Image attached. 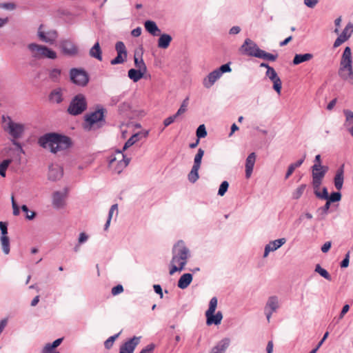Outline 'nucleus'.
Returning a JSON list of instances; mask_svg holds the SVG:
<instances>
[{"mask_svg": "<svg viewBox=\"0 0 353 353\" xmlns=\"http://www.w3.org/2000/svg\"><path fill=\"white\" fill-rule=\"evenodd\" d=\"M38 143L43 148H48L53 154L65 150L72 145V140L69 137L56 132L46 133L40 137Z\"/></svg>", "mask_w": 353, "mask_h": 353, "instance_id": "nucleus-1", "label": "nucleus"}, {"mask_svg": "<svg viewBox=\"0 0 353 353\" xmlns=\"http://www.w3.org/2000/svg\"><path fill=\"white\" fill-rule=\"evenodd\" d=\"M108 110L101 104H97L90 112V131L98 130L107 125Z\"/></svg>", "mask_w": 353, "mask_h": 353, "instance_id": "nucleus-2", "label": "nucleus"}, {"mask_svg": "<svg viewBox=\"0 0 353 353\" xmlns=\"http://www.w3.org/2000/svg\"><path fill=\"white\" fill-rule=\"evenodd\" d=\"M339 75L344 80L353 79L352 51L349 46L345 48L340 62Z\"/></svg>", "mask_w": 353, "mask_h": 353, "instance_id": "nucleus-3", "label": "nucleus"}, {"mask_svg": "<svg viewBox=\"0 0 353 353\" xmlns=\"http://www.w3.org/2000/svg\"><path fill=\"white\" fill-rule=\"evenodd\" d=\"M189 256L190 251L185 246L184 241L182 240L178 241L172 249V263L184 262L183 264L185 265Z\"/></svg>", "mask_w": 353, "mask_h": 353, "instance_id": "nucleus-4", "label": "nucleus"}, {"mask_svg": "<svg viewBox=\"0 0 353 353\" xmlns=\"http://www.w3.org/2000/svg\"><path fill=\"white\" fill-rule=\"evenodd\" d=\"M87 108V102L85 97L81 94H78L74 96L71 100L67 112L72 116H77L81 114Z\"/></svg>", "mask_w": 353, "mask_h": 353, "instance_id": "nucleus-5", "label": "nucleus"}, {"mask_svg": "<svg viewBox=\"0 0 353 353\" xmlns=\"http://www.w3.org/2000/svg\"><path fill=\"white\" fill-rule=\"evenodd\" d=\"M2 120L5 123H7L3 125L5 131L8 132V134L14 139H17L22 137L25 128L21 123L14 122L10 117H2Z\"/></svg>", "mask_w": 353, "mask_h": 353, "instance_id": "nucleus-6", "label": "nucleus"}, {"mask_svg": "<svg viewBox=\"0 0 353 353\" xmlns=\"http://www.w3.org/2000/svg\"><path fill=\"white\" fill-rule=\"evenodd\" d=\"M44 26L41 24L38 28L37 37L40 41L53 44L58 38V32L55 30H43Z\"/></svg>", "mask_w": 353, "mask_h": 353, "instance_id": "nucleus-7", "label": "nucleus"}, {"mask_svg": "<svg viewBox=\"0 0 353 353\" xmlns=\"http://www.w3.org/2000/svg\"><path fill=\"white\" fill-rule=\"evenodd\" d=\"M115 50L117 55L110 61V64L114 65L125 62L128 57V51L124 43L117 41L115 44Z\"/></svg>", "mask_w": 353, "mask_h": 353, "instance_id": "nucleus-8", "label": "nucleus"}, {"mask_svg": "<svg viewBox=\"0 0 353 353\" xmlns=\"http://www.w3.org/2000/svg\"><path fill=\"white\" fill-rule=\"evenodd\" d=\"M70 80L78 85H85L88 82V76L86 72L77 68H72L70 70Z\"/></svg>", "mask_w": 353, "mask_h": 353, "instance_id": "nucleus-9", "label": "nucleus"}, {"mask_svg": "<svg viewBox=\"0 0 353 353\" xmlns=\"http://www.w3.org/2000/svg\"><path fill=\"white\" fill-rule=\"evenodd\" d=\"M260 50L261 48H259L257 44L249 38L245 39L243 43L239 48L241 54L253 57H256L255 53Z\"/></svg>", "mask_w": 353, "mask_h": 353, "instance_id": "nucleus-10", "label": "nucleus"}, {"mask_svg": "<svg viewBox=\"0 0 353 353\" xmlns=\"http://www.w3.org/2000/svg\"><path fill=\"white\" fill-rule=\"evenodd\" d=\"M59 46L62 53L68 57H74L78 54V47L70 39H62Z\"/></svg>", "mask_w": 353, "mask_h": 353, "instance_id": "nucleus-11", "label": "nucleus"}, {"mask_svg": "<svg viewBox=\"0 0 353 353\" xmlns=\"http://www.w3.org/2000/svg\"><path fill=\"white\" fill-rule=\"evenodd\" d=\"M265 76L273 83V90L280 95L282 89V81L275 70L272 67L271 68H268V70H266Z\"/></svg>", "mask_w": 353, "mask_h": 353, "instance_id": "nucleus-12", "label": "nucleus"}, {"mask_svg": "<svg viewBox=\"0 0 353 353\" xmlns=\"http://www.w3.org/2000/svg\"><path fill=\"white\" fill-rule=\"evenodd\" d=\"M141 336H133L123 343L119 348V353H133L140 343Z\"/></svg>", "mask_w": 353, "mask_h": 353, "instance_id": "nucleus-13", "label": "nucleus"}, {"mask_svg": "<svg viewBox=\"0 0 353 353\" xmlns=\"http://www.w3.org/2000/svg\"><path fill=\"white\" fill-rule=\"evenodd\" d=\"M279 307V300L276 296H271L265 306V313L268 322H270L272 314Z\"/></svg>", "mask_w": 353, "mask_h": 353, "instance_id": "nucleus-14", "label": "nucleus"}, {"mask_svg": "<svg viewBox=\"0 0 353 353\" xmlns=\"http://www.w3.org/2000/svg\"><path fill=\"white\" fill-rule=\"evenodd\" d=\"M63 170L61 166L58 164H52L49 166L48 179L52 181H56L62 178Z\"/></svg>", "mask_w": 353, "mask_h": 353, "instance_id": "nucleus-15", "label": "nucleus"}, {"mask_svg": "<svg viewBox=\"0 0 353 353\" xmlns=\"http://www.w3.org/2000/svg\"><path fill=\"white\" fill-rule=\"evenodd\" d=\"M66 192L56 191L52 194V205L56 209L63 208L65 205Z\"/></svg>", "mask_w": 353, "mask_h": 353, "instance_id": "nucleus-16", "label": "nucleus"}, {"mask_svg": "<svg viewBox=\"0 0 353 353\" xmlns=\"http://www.w3.org/2000/svg\"><path fill=\"white\" fill-rule=\"evenodd\" d=\"M108 166L114 173L120 174L126 167V164L123 163L122 161H117V158L112 155L108 159Z\"/></svg>", "mask_w": 353, "mask_h": 353, "instance_id": "nucleus-17", "label": "nucleus"}, {"mask_svg": "<svg viewBox=\"0 0 353 353\" xmlns=\"http://www.w3.org/2000/svg\"><path fill=\"white\" fill-rule=\"evenodd\" d=\"M286 242L285 238H281L274 241H270L265 247L263 257H266L272 251H274L281 247Z\"/></svg>", "mask_w": 353, "mask_h": 353, "instance_id": "nucleus-18", "label": "nucleus"}, {"mask_svg": "<svg viewBox=\"0 0 353 353\" xmlns=\"http://www.w3.org/2000/svg\"><path fill=\"white\" fill-rule=\"evenodd\" d=\"M149 132L148 130L143 132H139L132 134L125 143L123 147V151H125L128 148L133 145L136 142L139 141L141 138H146L148 136Z\"/></svg>", "mask_w": 353, "mask_h": 353, "instance_id": "nucleus-19", "label": "nucleus"}, {"mask_svg": "<svg viewBox=\"0 0 353 353\" xmlns=\"http://www.w3.org/2000/svg\"><path fill=\"white\" fill-rule=\"evenodd\" d=\"M344 164L341 165L336 170L335 176L334 177V186L337 190H341L343 188L344 181Z\"/></svg>", "mask_w": 353, "mask_h": 353, "instance_id": "nucleus-20", "label": "nucleus"}, {"mask_svg": "<svg viewBox=\"0 0 353 353\" xmlns=\"http://www.w3.org/2000/svg\"><path fill=\"white\" fill-rule=\"evenodd\" d=\"M230 344V339L227 337L223 338L212 347L210 353H225Z\"/></svg>", "mask_w": 353, "mask_h": 353, "instance_id": "nucleus-21", "label": "nucleus"}, {"mask_svg": "<svg viewBox=\"0 0 353 353\" xmlns=\"http://www.w3.org/2000/svg\"><path fill=\"white\" fill-rule=\"evenodd\" d=\"M131 101H125L118 106V114L122 117H130L132 110Z\"/></svg>", "mask_w": 353, "mask_h": 353, "instance_id": "nucleus-22", "label": "nucleus"}, {"mask_svg": "<svg viewBox=\"0 0 353 353\" xmlns=\"http://www.w3.org/2000/svg\"><path fill=\"white\" fill-rule=\"evenodd\" d=\"M221 77V76L218 72L216 69L213 70L212 72H210L206 77L204 78L203 81V86L206 88H211L215 81Z\"/></svg>", "mask_w": 353, "mask_h": 353, "instance_id": "nucleus-23", "label": "nucleus"}, {"mask_svg": "<svg viewBox=\"0 0 353 353\" xmlns=\"http://www.w3.org/2000/svg\"><path fill=\"white\" fill-rule=\"evenodd\" d=\"M206 316V324L208 325H219L221 324V321L223 319V314L221 311H218L216 314H207L205 313Z\"/></svg>", "mask_w": 353, "mask_h": 353, "instance_id": "nucleus-24", "label": "nucleus"}, {"mask_svg": "<svg viewBox=\"0 0 353 353\" xmlns=\"http://www.w3.org/2000/svg\"><path fill=\"white\" fill-rule=\"evenodd\" d=\"M256 161V154L255 152H251L247 157L245 161V177L247 179L250 178L252 172L253 171V168L254 166Z\"/></svg>", "mask_w": 353, "mask_h": 353, "instance_id": "nucleus-25", "label": "nucleus"}, {"mask_svg": "<svg viewBox=\"0 0 353 353\" xmlns=\"http://www.w3.org/2000/svg\"><path fill=\"white\" fill-rule=\"evenodd\" d=\"M28 48L30 51L32 56L37 59L43 58V50L45 46L39 45L35 43H32L28 45Z\"/></svg>", "mask_w": 353, "mask_h": 353, "instance_id": "nucleus-26", "label": "nucleus"}, {"mask_svg": "<svg viewBox=\"0 0 353 353\" xmlns=\"http://www.w3.org/2000/svg\"><path fill=\"white\" fill-rule=\"evenodd\" d=\"M193 279V276L190 273H185L179 278L177 286L181 290L187 288L191 283Z\"/></svg>", "mask_w": 353, "mask_h": 353, "instance_id": "nucleus-27", "label": "nucleus"}, {"mask_svg": "<svg viewBox=\"0 0 353 353\" xmlns=\"http://www.w3.org/2000/svg\"><path fill=\"white\" fill-rule=\"evenodd\" d=\"M145 29L152 36H159L161 33V30L157 26V23L152 20H147L144 23Z\"/></svg>", "mask_w": 353, "mask_h": 353, "instance_id": "nucleus-28", "label": "nucleus"}, {"mask_svg": "<svg viewBox=\"0 0 353 353\" xmlns=\"http://www.w3.org/2000/svg\"><path fill=\"white\" fill-rule=\"evenodd\" d=\"M255 54L256 55V58L261 59L265 61H272V62L275 61L278 57L277 53H276V54L269 53V52H268L263 50H261V49L260 50L256 51V52Z\"/></svg>", "mask_w": 353, "mask_h": 353, "instance_id": "nucleus-29", "label": "nucleus"}, {"mask_svg": "<svg viewBox=\"0 0 353 353\" xmlns=\"http://www.w3.org/2000/svg\"><path fill=\"white\" fill-rule=\"evenodd\" d=\"M313 58L311 53L296 54L292 60V64L294 65H299L303 62L308 61Z\"/></svg>", "mask_w": 353, "mask_h": 353, "instance_id": "nucleus-30", "label": "nucleus"}, {"mask_svg": "<svg viewBox=\"0 0 353 353\" xmlns=\"http://www.w3.org/2000/svg\"><path fill=\"white\" fill-rule=\"evenodd\" d=\"M90 56L100 61L103 60L102 50L99 41H97L90 49Z\"/></svg>", "mask_w": 353, "mask_h": 353, "instance_id": "nucleus-31", "label": "nucleus"}, {"mask_svg": "<svg viewBox=\"0 0 353 353\" xmlns=\"http://www.w3.org/2000/svg\"><path fill=\"white\" fill-rule=\"evenodd\" d=\"M172 40V37L168 34H162L158 39V47L162 49H166L169 47Z\"/></svg>", "mask_w": 353, "mask_h": 353, "instance_id": "nucleus-32", "label": "nucleus"}, {"mask_svg": "<svg viewBox=\"0 0 353 353\" xmlns=\"http://www.w3.org/2000/svg\"><path fill=\"white\" fill-rule=\"evenodd\" d=\"M134 66L137 68V70H140L141 71L146 73L147 66L142 58V53L139 54L138 53L135 52L134 55Z\"/></svg>", "mask_w": 353, "mask_h": 353, "instance_id": "nucleus-33", "label": "nucleus"}, {"mask_svg": "<svg viewBox=\"0 0 353 353\" xmlns=\"http://www.w3.org/2000/svg\"><path fill=\"white\" fill-rule=\"evenodd\" d=\"M145 74V72L135 68H131L128 72V77L134 83L138 82L139 80L143 78Z\"/></svg>", "mask_w": 353, "mask_h": 353, "instance_id": "nucleus-34", "label": "nucleus"}, {"mask_svg": "<svg viewBox=\"0 0 353 353\" xmlns=\"http://www.w3.org/2000/svg\"><path fill=\"white\" fill-rule=\"evenodd\" d=\"M305 159V155H304L301 159H299L295 163H291L287 170V172L285 175V179H288L294 172L296 168H299L303 163L304 162Z\"/></svg>", "mask_w": 353, "mask_h": 353, "instance_id": "nucleus-35", "label": "nucleus"}, {"mask_svg": "<svg viewBox=\"0 0 353 353\" xmlns=\"http://www.w3.org/2000/svg\"><path fill=\"white\" fill-rule=\"evenodd\" d=\"M311 170L312 177L324 178L329 170V168L327 165H322V167H318L316 170L314 167H311Z\"/></svg>", "mask_w": 353, "mask_h": 353, "instance_id": "nucleus-36", "label": "nucleus"}, {"mask_svg": "<svg viewBox=\"0 0 353 353\" xmlns=\"http://www.w3.org/2000/svg\"><path fill=\"white\" fill-rule=\"evenodd\" d=\"M49 99L54 103H61L63 101V96L61 90L57 89L52 90L49 95Z\"/></svg>", "mask_w": 353, "mask_h": 353, "instance_id": "nucleus-37", "label": "nucleus"}, {"mask_svg": "<svg viewBox=\"0 0 353 353\" xmlns=\"http://www.w3.org/2000/svg\"><path fill=\"white\" fill-rule=\"evenodd\" d=\"M353 33V24L351 22H349L345 28L343 30L342 32L339 35L341 38L345 39V41L349 39Z\"/></svg>", "mask_w": 353, "mask_h": 353, "instance_id": "nucleus-38", "label": "nucleus"}, {"mask_svg": "<svg viewBox=\"0 0 353 353\" xmlns=\"http://www.w3.org/2000/svg\"><path fill=\"white\" fill-rule=\"evenodd\" d=\"M200 167L193 165L190 173L188 175V178L190 182L194 183H195L199 178V170Z\"/></svg>", "mask_w": 353, "mask_h": 353, "instance_id": "nucleus-39", "label": "nucleus"}, {"mask_svg": "<svg viewBox=\"0 0 353 353\" xmlns=\"http://www.w3.org/2000/svg\"><path fill=\"white\" fill-rule=\"evenodd\" d=\"M307 185L303 183L300 185L296 190H294L292 193V199L294 200H298L303 195Z\"/></svg>", "mask_w": 353, "mask_h": 353, "instance_id": "nucleus-40", "label": "nucleus"}, {"mask_svg": "<svg viewBox=\"0 0 353 353\" xmlns=\"http://www.w3.org/2000/svg\"><path fill=\"white\" fill-rule=\"evenodd\" d=\"M2 250L5 254H8L10 253V239L7 235L1 236L0 237Z\"/></svg>", "mask_w": 353, "mask_h": 353, "instance_id": "nucleus-41", "label": "nucleus"}, {"mask_svg": "<svg viewBox=\"0 0 353 353\" xmlns=\"http://www.w3.org/2000/svg\"><path fill=\"white\" fill-rule=\"evenodd\" d=\"M314 271L325 279L330 281H332V276L330 273L325 269L323 268L319 264L316 265Z\"/></svg>", "mask_w": 353, "mask_h": 353, "instance_id": "nucleus-42", "label": "nucleus"}, {"mask_svg": "<svg viewBox=\"0 0 353 353\" xmlns=\"http://www.w3.org/2000/svg\"><path fill=\"white\" fill-rule=\"evenodd\" d=\"M342 194L340 190L337 192H332L330 194L328 195V198L325 201H327L329 203H336L339 202L341 200Z\"/></svg>", "mask_w": 353, "mask_h": 353, "instance_id": "nucleus-43", "label": "nucleus"}, {"mask_svg": "<svg viewBox=\"0 0 353 353\" xmlns=\"http://www.w3.org/2000/svg\"><path fill=\"white\" fill-rule=\"evenodd\" d=\"M120 334H121V332L115 334L110 336L107 340H105L104 342L105 348L107 350L111 349L114 345V341L119 336Z\"/></svg>", "mask_w": 353, "mask_h": 353, "instance_id": "nucleus-44", "label": "nucleus"}, {"mask_svg": "<svg viewBox=\"0 0 353 353\" xmlns=\"http://www.w3.org/2000/svg\"><path fill=\"white\" fill-rule=\"evenodd\" d=\"M204 155V150L202 148H199L197 153L196 154L194 159V164L193 165L201 167L202 158Z\"/></svg>", "mask_w": 353, "mask_h": 353, "instance_id": "nucleus-45", "label": "nucleus"}, {"mask_svg": "<svg viewBox=\"0 0 353 353\" xmlns=\"http://www.w3.org/2000/svg\"><path fill=\"white\" fill-rule=\"evenodd\" d=\"M61 71L60 69L54 68L50 71L49 77L54 82H58L60 79Z\"/></svg>", "mask_w": 353, "mask_h": 353, "instance_id": "nucleus-46", "label": "nucleus"}, {"mask_svg": "<svg viewBox=\"0 0 353 353\" xmlns=\"http://www.w3.org/2000/svg\"><path fill=\"white\" fill-rule=\"evenodd\" d=\"M207 130L204 124L200 125L196 130V138L201 139L207 136Z\"/></svg>", "mask_w": 353, "mask_h": 353, "instance_id": "nucleus-47", "label": "nucleus"}, {"mask_svg": "<svg viewBox=\"0 0 353 353\" xmlns=\"http://www.w3.org/2000/svg\"><path fill=\"white\" fill-rule=\"evenodd\" d=\"M217 306V299L216 297L214 296L212 297L209 303V307L208 309L206 310L205 313L207 314H212L214 313L216 309Z\"/></svg>", "mask_w": 353, "mask_h": 353, "instance_id": "nucleus-48", "label": "nucleus"}, {"mask_svg": "<svg viewBox=\"0 0 353 353\" xmlns=\"http://www.w3.org/2000/svg\"><path fill=\"white\" fill-rule=\"evenodd\" d=\"M43 50H44L43 53H42L43 58L45 57L51 59H54L57 58V53L54 50H51L47 46H45V48H43Z\"/></svg>", "mask_w": 353, "mask_h": 353, "instance_id": "nucleus-49", "label": "nucleus"}, {"mask_svg": "<svg viewBox=\"0 0 353 353\" xmlns=\"http://www.w3.org/2000/svg\"><path fill=\"white\" fill-rule=\"evenodd\" d=\"M11 162L12 161L10 159H5L0 163V175L1 176H6V170Z\"/></svg>", "mask_w": 353, "mask_h": 353, "instance_id": "nucleus-50", "label": "nucleus"}, {"mask_svg": "<svg viewBox=\"0 0 353 353\" xmlns=\"http://www.w3.org/2000/svg\"><path fill=\"white\" fill-rule=\"evenodd\" d=\"M184 262H182V263H179V267H177L176 265H174L175 263H170V275H172L174 274L175 272H181L182 271L184 268H185V265L183 264Z\"/></svg>", "mask_w": 353, "mask_h": 353, "instance_id": "nucleus-51", "label": "nucleus"}, {"mask_svg": "<svg viewBox=\"0 0 353 353\" xmlns=\"http://www.w3.org/2000/svg\"><path fill=\"white\" fill-rule=\"evenodd\" d=\"M328 190L325 186L322 188L321 191L316 192V197L321 200H326L328 198Z\"/></svg>", "mask_w": 353, "mask_h": 353, "instance_id": "nucleus-52", "label": "nucleus"}, {"mask_svg": "<svg viewBox=\"0 0 353 353\" xmlns=\"http://www.w3.org/2000/svg\"><path fill=\"white\" fill-rule=\"evenodd\" d=\"M125 94V92H123L122 94H121L119 95L112 97L110 98L109 105L110 106L116 105L118 103H119L123 99Z\"/></svg>", "mask_w": 353, "mask_h": 353, "instance_id": "nucleus-53", "label": "nucleus"}, {"mask_svg": "<svg viewBox=\"0 0 353 353\" xmlns=\"http://www.w3.org/2000/svg\"><path fill=\"white\" fill-rule=\"evenodd\" d=\"M228 188H229V183L227 181H223L219 186V188L218 190V195L223 196L228 191Z\"/></svg>", "mask_w": 353, "mask_h": 353, "instance_id": "nucleus-54", "label": "nucleus"}, {"mask_svg": "<svg viewBox=\"0 0 353 353\" xmlns=\"http://www.w3.org/2000/svg\"><path fill=\"white\" fill-rule=\"evenodd\" d=\"M21 208L23 212H26L27 219L32 220L35 217L36 213L33 211H30L26 205H23Z\"/></svg>", "mask_w": 353, "mask_h": 353, "instance_id": "nucleus-55", "label": "nucleus"}, {"mask_svg": "<svg viewBox=\"0 0 353 353\" xmlns=\"http://www.w3.org/2000/svg\"><path fill=\"white\" fill-rule=\"evenodd\" d=\"M331 203L326 201L325 205L318 208L317 212H320L321 215L325 216H326L330 208Z\"/></svg>", "mask_w": 353, "mask_h": 353, "instance_id": "nucleus-56", "label": "nucleus"}, {"mask_svg": "<svg viewBox=\"0 0 353 353\" xmlns=\"http://www.w3.org/2000/svg\"><path fill=\"white\" fill-rule=\"evenodd\" d=\"M88 238V236L85 232H81L79 234V237L78 239V245H75V247L74 248V252H78L79 245L85 243L87 241Z\"/></svg>", "mask_w": 353, "mask_h": 353, "instance_id": "nucleus-57", "label": "nucleus"}, {"mask_svg": "<svg viewBox=\"0 0 353 353\" xmlns=\"http://www.w3.org/2000/svg\"><path fill=\"white\" fill-rule=\"evenodd\" d=\"M218 72L221 76L223 73L231 72L232 69L230 68V63H227L221 65L219 68L216 69Z\"/></svg>", "mask_w": 353, "mask_h": 353, "instance_id": "nucleus-58", "label": "nucleus"}, {"mask_svg": "<svg viewBox=\"0 0 353 353\" xmlns=\"http://www.w3.org/2000/svg\"><path fill=\"white\" fill-rule=\"evenodd\" d=\"M350 252L348 251L345 254L344 259L340 263V267L341 268H346L348 267L349 263H350Z\"/></svg>", "mask_w": 353, "mask_h": 353, "instance_id": "nucleus-59", "label": "nucleus"}, {"mask_svg": "<svg viewBox=\"0 0 353 353\" xmlns=\"http://www.w3.org/2000/svg\"><path fill=\"white\" fill-rule=\"evenodd\" d=\"M123 292V287L121 284H118L112 288L111 293L113 296H117Z\"/></svg>", "mask_w": 353, "mask_h": 353, "instance_id": "nucleus-60", "label": "nucleus"}, {"mask_svg": "<svg viewBox=\"0 0 353 353\" xmlns=\"http://www.w3.org/2000/svg\"><path fill=\"white\" fill-rule=\"evenodd\" d=\"M155 347L156 345L154 343H150L142 349L139 353H153Z\"/></svg>", "mask_w": 353, "mask_h": 353, "instance_id": "nucleus-61", "label": "nucleus"}, {"mask_svg": "<svg viewBox=\"0 0 353 353\" xmlns=\"http://www.w3.org/2000/svg\"><path fill=\"white\" fill-rule=\"evenodd\" d=\"M343 112L346 117V121L349 124H353V112L350 110H344Z\"/></svg>", "mask_w": 353, "mask_h": 353, "instance_id": "nucleus-62", "label": "nucleus"}, {"mask_svg": "<svg viewBox=\"0 0 353 353\" xmlns=\"http://www.w3.org/2000/svg\"><path fill=\"white\" fill-rule=\"evenodd\" d=\"M0 7L6 10H12L16 8L17 6L14 3H0Z\"/></svg>", "mask_w": 353, "mask_h": 353, "instance_id": "nucleus-63", "label": "nucleus"}, {"mask_svg": "<svg viewBox=\"0 0 353 353\" xmlns=\"http://www.w3.org/2000/svg\"><path fill=\"white\" fill-rule=\"evenodd\" d=\"M188 97H186L182 102L180 108H179V110L182 112V113H184L186 110H187V107H188Z\"/></svg>", "mask_w": 353, "mask_h": 353, "instance_id": "nucleus-64", "label": "nucleus"}]
</instances>
